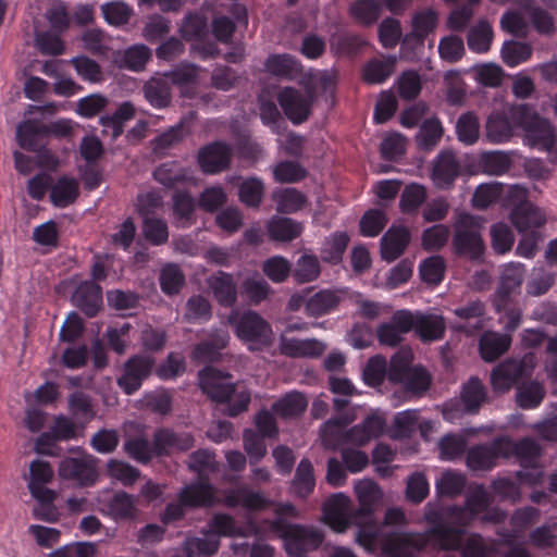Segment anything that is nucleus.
Wrapping results in <instances>:
<instances>
[{"mask_svg":"<svg viewBox=\"0 0 557 557\" xmlns=\"http://www.w3.org/2000/svg\"><path fill=\"white\" fill-rule=\"evenodd\" d=\"M490 499L483 486L476 485L470 488L465 508L454 509L451 513L453 523L465 527L488 506Z\"/></svg>","mask_w":557,"mask_h":557,"instance_id":"412c9836","label":"nucleus"},{"mask_svg":"<svg viewBox=\"0 0 557 557\" xmlns=\"http://www.w3.org/2000/svg\"><path fill=\"white\" fill-rule=\"evenodd\" d=\"M480 164L486 174L502 175L509 170L510 158L502 151L485 152L481 157Z\"/></svg>","mask_w":557,"mask_h":557,"instance_id":"774afa93","label":"nucleus"},{"mask_svg":"<svg viewBox=\"0 0 557 557\" xmlns=\"http://www.w3.org/2000/svg\"><path fill=\"white\" fill-rule=\"evenodd\" d=\"M471 72L479 84L487 87H497L500 85L504 76L502 67L494 63L475 65Z\"/></svg>","mask_w":557,"mask_h":557,"instance_id":"338daca9","label":"nucleus"},{"mask_svg":"<svg viewBox=\"0 0 557 557\" xmlns=\"http://www.w3.org/2000/svg\"><path fill=\"white\" fill-rule=\"evenodd\" d=\"M456 133L458 139L465 145H473L479 139L480 122L472 112H467L459 116L456 123Z\"/></svg>","mask_w":557,"mask_h":557,"instance_id":"6e6d98bb","label":"nucleus"},{"mask_svg":"<svg viewBox=\"0 0 557 557\" xmlns=\"http://www.w3.org/2000/svg\"><path fill=\"white\" fill-rule=\"evenodd\" d=\"M321 274L320 262L317 256L304 253L296 262L293 275L298 283L315 281Z\"/></svg>","mask_w":557,"mask_h":557,"instance_id":"603ef678","label":"nucleus"},{"mask_svg":"<svg viewBox=\"0 0 557 557\" xmlns=\"http://www.w3.org/2000/svg\"><path fill=\"white\" fill-rule=\"evenodd\" d=\"M134 113L135 109L132 103H122L113 115L101 117L104 133L110 134L112 138H116L123 132V123L131 120Z\"/></svg>","mask_w":557,"mask_h":557,"instance_id":"864d4df0","label":"nucleus"},{"mask_svg":"<svg viewBox=\"0 0 557 557\" xmlns=\"http://www.w3.org/2000/svg\"><path fill=\"white\" fill-rule=\"evenodd\" d=\"M323 521L336 533H345L355 525L351 499L345 493L331 495L322 506Z\"/></svg>","mask_w":557,"mask_h":557,"instance_id":"f8f14e48","label":"nucleus"},{"mask_svg":"<svg viewBox=\"0 0 557 557\" xmlns=\"http://www.w3.org/2000/svg\"><path fill=\"white\" fill-rule=\"evenodd\" d=\"M466 485L462 473L445 470L435 481V487L440 495L454 496L460 494Z\"/></svg>","mask_w":557,"mask_h":557,"instance_id":"680f3d73","label":"nucleus"},{"mask_svg":"<svg viewBox=\"0 0 557 557\" xmlns=\"http://www.w3.org/2000/svg\"><path fill=\"white\" fill-rule=\"evenodd\" d=\"M491 243L494 251L498 255L508 252L515 243L511 228L504 222L494 223L491 226Z\"/></svg>","mask_w":557,"mask_h":557,"instance_id":"e2e57ef3","label":"nucleus"},{"mask_svg":"<svg viewBox=\"0 0 557 557\" xmlns=\"http://www.w3.org/2000/svg\"><path fill=\"white\" fill-rule=\"evenodd\" d=\"M262 271L273 283H283L289 276L292 265L286 258L274 256L263 262Z\"/></svg>","mask_w":557,"mask_h":557,"instance_id":"0e129e2a","label":"nucleus"},{"mask_svg":"<svg viewBox=\"0 0 557 557\" xmlns=\"http://www.w3.org/2000/svg\"><path fill=\"white\" fill-rule=\"evenodd\" d=\"M73 300L88 317H94L102 305L101 289L92 282H83L74 292Z\"/></svg>","mask_w":557,"mask_h":557,"instance_id":"473e14b6","label":"nucleus"},{"mask_svg":"<svg viewBox=\"0 0 557 557\" xmlns=\"http://www.w3.org/2000/svg\"><path fill=\"white\" fill-rule=\"evenodd\" d=\"M180 500V504H171L166 507L163 515L165 522L180 518L183 515V505L196 507L214 504L215 495L208 483L200 481L185 487L181 493Z\"/></svg>","mask_w":557,"mask_h":557,"instance_id":"ddd939ff","label":"nucleus"},{"mask_svg":"<svg viewBox=\"0 0 557 557\" xmlns=\"http://www.w3.org/2000/svg\"><path fill=\"white\" fill-rule=\"evenodd\" d=\"M484 220L480 216L462 213L455 223L453 246L455 250L470 258H479L484 251L481 231Z\"/></svg>","mask_w":557,"mask_h":557,"instance_id":"6e6552de","label":"nucleus"},{"mask_svg":"<svg viewBox=\"0 0 557 557\" xmlns=\"http://www.w3.org/2000/svg\"><path fill=\"white\" fill-rule=\"evenodd\" d=\"M265 67L269 73L287 78H293L300 72L298 61L288 54L270 55L265 62Z\"/></svg>","mask_w":557,"mask_h":557,"instance_id":"09e8293b","label":"nucleus"},{"mask_svg":"<svg viewBox=\"0 0 557 557\" xmlns=\"http://www.w3.org/2000/svg\"><path fill=\"white\" fill-rule=\"evenodd\" d=\"M336 85V75L331 72L310 73L304 85V91L294 87H285L277 94V101L294 124L305 122L310 113L314 99L319 95L331 94Z\"/></svg>","mask_w":557,"mask_h":557,"instance_id":"7ed1b4c3","label":"nucleus"},{"mask_svg":"<svg viewBox=\"0 0 557 557\" xmlns=\"http://www.w3.org/2000/svg\"><path fill=\"white\" fill-rule=\"evenodd\" d=\"M354 493L359 505L354 511L357 527L355 541L369 553H374L380 530L373 515L383 504L384 492L375 481L363 478L355 481Z\"/></svg>","mask_w":557,"mask_h":557,"instance_id":"f03ea898","label":"nucleus"},{"mask_svg":"<svg viewBox=\"0 0 557 557\" xmlns=\"http://www.w3.org/2000/svg\"><path fill=\"white\" fill-rule=\"evenodd\" d=\"M396 58L373 60L363 69V78L370 84L383 83L394 71Z\"/></svg>","mask_w":557,"mask_h":557,"instance_id":"bf43d9fd","label":"nucleus"},{"mask_svg":"<svg viewBox=\"0 0 557 557\" xmlns=\"http://www.w3.org/2000/svg\"><path fill=\"white\" fill-rule=\"evenodd\" d=\"M314 486L313 466L308 459H301L296 468L290 492L297 497L306 498L313 492Z\"/></svg>","mask_w":557,"mask_h":557,"instance_id":"4c0bfd02","label":"nucleus"},{"mask_svg":"<svg viewBox=\"0 0 557 557\" xmlns=\"http://www.w3.org/2000/svg\"><path fill=\"white\" fill-rule=\"evenodd\" d=\"M224 503L228 507L242 506L249 510H261L270 505V500L261 493L247 487L230 490L224 497Z\"/></svg>","mask_w":557,"mask_h":557,"instance_id":"2f4dec72","label":"nucleus"},{"mask_svg":"<svg viewBox=\"0 0 557 557\" xmlns=\"http://www.w3.org/2000/svg\"><path fill=\"white\" fill-rule=\"evenodd\" d=\"M230 341L226 330H215L209 342L199 344L194 350V358L200 362L212 361L218 358L219 350L223 349Z\"/></svg>","mask_w":557,"mask_h":557,"instance_id":"58836bf2","label":"nucleus"},{"mask_svg":"<svg viewBox=\"0 0 557 557\" xmlns=\"http://www.w3.org/2000/svg\"><path fill=\"white\" fill-rule=\"evenodd\" d=\"M327 348V345L317 338H287L282 336L280 343L281 352L293 358H317Z\"/></svg>","mask_w":557,"mask_h":557,"instance_id":"5701e85b","label":"nucleus"},{"mask_svg":"<svg viewBox=\"0 0 557 557\" xmlns=\"http://www.w3.org/2000/svg\"><path fill=\"white\" fill-rule=\"evenodd\" d=\"M208 286L219 304L232 306L237 298L236 283L231 274L219 272L208 280Z\"/></svg>","mask_w":557,"mask_h":557,"instance_id":"72a5a7b5","label":"nucleus"},{"mask_svg":"<svg viewBox=\"0 0 557 557\" xmlns=\"http://www.w3.org/2000/svg\"><path fill=\"white\" fill-rule=\"evenodd\" d=\"M98 508L114 520L133 519L137 515L136 498L125 492L103 491L97 498Z\"/></svg>","mask_w":557,"mask_h":557,"instance_id":"2eb2a0df","label":"nucleus"},{"mask_svg":"<svg viewBox=\"0 0 557 557\" xmlns=\"http://www.w3.org/2000/svg\"><path fill=\"white\" fill-rule=\"evenodd\" d=\"M302 225L288 218L274 216L268 224V231L272 239L289 242L298 237L302 232Z\"/></svg>","mask_w":557,"mask_h":557,"instance_id":"a19ab883","label":"nucleus"},{"mask_svg":"<svg viewBox=\"0 0 557 557\" xmlns=\"http://www.w3.org/2000/svg\"><path fill=\"white\" fill-rule=\"evenodd\" d=\"M53 478V470L44 460H35L29 466L28 488L30 494L40 495L42 492L51 491L46 486Z\"/></svg>","mask_w":557,"mask_h":557,"instance_id":"79ce46f5","label":"nucleus"},{"mask_svg":"<svg viewBox=\"0 0 557 557\" xmlns=\"http://www.w3.org/2000/svg\"><path fill=\"white\" fill-rule=\"evenodd\" d=\"M530 372L525 361L508 360L499 364L491 375L495 391L504 393L511 388L513 383Z\"/></svg>","mask_w":557,"mask_h":557,"instance_id":"4be33fe9","label":"nucleus"},{"mask_svg":"<svg viewBox=\"0 0 557 557\" xmlns=\"http://www.w3.org/2000/svg\"><path fill=\"white\" fill-rule=\"evenodd\" d=\"M32 496L36 499V505L33 508L35 518L51 523L59 520L60 513L54 505L57 493L53 490L42 492L40 495L32 494Z\"/></svg>","mask_w":557,"mask_h":557,"instance_id":"49530a36","label":"nucleus"},{"mask_svg":"<svg viewBox=\"0 0 557 557\" xmlns=\"http://www.w3.org/2000/svg\"><path fill=\"white\" fill-rule=\"evenodd\" d=\"M531 55L532 47L522 41L506 40L500 49V58L503 62L510 67H515L528 61Z\"/></svg>","mask_w":557,"mask_h":557,"instance_id":"a18cd8bd","label":"nucleus"},{"mask_svg":"<svg viewBox=\"0 0 557 557\" xmlns=\"http://www.w3.org/2000/svg\"><path fill=\"white\" fill-rule=\"evenodd\" d=\"M154 359L147 355L131 358L124 367V373L119 377V386L128 395L135 393L150 375Z\"/></svg>","mask_w":557,"mask_h":557,"instance_id":"dca6fc26","label":"nucleus"},{"mask_svg":"<svg viewBox=\"0 0 557 557\" xmlns=\"http://www.w3.org/2000/svg\"><path fill=\"white\" fill-rule=\"evenodd\" d=\"M151 58V51L145 45H134L124 51L114 53L113 62L120 67L141 71Z\"/></svg>","mask_w":557,"mask_h":557,"instance_id":"f704fd0d","label":"nucleus"},{"mask_svg":"<svg viewBox=\"0 0 557 557\" xmlns=\"http://www.w3.org/2000/svg\"><path fill=\"white\" fill-rule=\"evenodd\" d=\"M459 174V163L451 151H443L433 162L431 178L435 186L446 188Z\"/></svg>","mask_w":557,"mask_h":557,"instance_id":"bb28decb","label":"nucleus"},{"mask_svg":"<svg viewBox=\"0 0 557 557\" xmlns=\"http://www.w3.org/2000/svg\"><path fill=\"white\" fill-rule=\"evenodd\" d=\"M518 127L520 125H516L511 117V109L508 116L495 113L486 121L485 137L492 144H504L512 137L513 131Z\"/></svg>","mask_w":557,"mask_h":557,"instance_id":"7c9ffc66","label":"nucleus"},{"mask_svg":"<svg viewBox=\"0 0 557 557\" xmlns=\"http://www.w3.org/2000/svg\"><path fill=\"white\" fill-rule=\"evenodd\" d=\"M511 337L507 334L485 332L480 339L481 357L488 362L496 360L510 346Z\"/></svg>","mask_w":557,"mask_h":557,"instance_id":"e433bc0d","label":"nucleus"},{"mask_svg":"<svg viewBox=\"0 0 557 557\" xmlns=\"http://www.w3.org/2000/svg\"><path fill=\"white\" fill-rule=\"evenodd\" d=\"M227 323L233 326L237 338L251 351L267 348L274 342L270 323L256 311L233 310L227 317Z\"/></svg>","mask_w":557,"mask_h":557,"instance_id":"39448f33","label":"nucleus"},{"mask_svg":"<svg viewBox=\"0 0 557 557\" xmlns=\"http://www.w3.org/2000/svg\"><path fill=\"white\" fill-rule=\"evenodd\" d=\"M354 421V417L343 419H330L320 430V438L325 448L335 449L347 443L345 428Z\"/></svg>","mask_w":557,"mask_h":557,"instance_id":"c9c22d12","label":"nucleus"},{"mask_svg":"<svg viewBox=\"0 0 557 557\" xmlns=\"http://www.w3.org/2000/svg\"><path fill=\"white\" fill-rule=\"evenodd\" d=\"M512 447V441L503 438L490 446L471 448L467 456L468 467L472 470H488L495 466L497 458L509 457Z\"/></svg>","mask_w":557,"mask_h":557,"instance_id":"f3484780","label":"nucleus"},{"mask_svg":"<svg viewBox=\"0 0 557 557\" xmlns=\"http://www.w3.org/2000/svg\"><path fill=\"white\" fill-rule=\"evenodd\" d=\"M435 542L444 550H460L462 557H492L485 541L478 534L456 527H438L432 530Z\"/></svg>","mask_w":557,"mask_h":557,"instance_id":"423d86ee","label":"nucleus"},{"mask_svg":"<svg viewBox=\"0 0 557 557\" xmlns=\"http://www.w3.org/2000/svg\"><path fill=\"white\" fill-rule=\"evenodd\" d=\"M407 523V517L401 508L386 509L382 527H379L380 535L376 541V547L381 546L383 557H414V554L425 547L429 541L438 546L432 534L433 528L426 533L401 532L400 530Z\"/></svg>","mask_w":557,"mask_h":557,"instance_id":"f257e3e1","label":"nucleus"},{"mask_svg":"<svg viewBox=\"0 0 557 557\" xmlns=\"http://www.w3.org/2000/svg\"><path fill=\"white\" fill-rule=\"evenodd\" d=\"M411 311L398 310L396 311L391 321L382 323L376 330L379 342L386 346L398 345L405 333L411 330Z\"/></svg>","mask_w":557,"mask_h":557,"instance_id":"aec40b11","label":"nucleus"},{"mask_svg":"<svg viewBox=\"0 0 557 557\" xmlns=\"http://www.w3.org/2000/svg\"><path fill=\"white\" fill-rule=\"evenodd\" d=\"M349 237L346 233H335L327 237L321 249V257L324 261L337 263L342 260L346 250Z\"/></svg>","mask_w":557,"mask_h":557,"instance_id":"13d9d810","label":"nucleus"},{"mask_svg":"<svg viewBox=\"0 0 557 557\" xmlns=\"http://www.w3.org/2000/svg\"><path fill=\"white\" fill-rule=\"evenodd\" d=\"M525 198L527 190L521 186H512L508 191L509 202L513 206L510 220L520 233L540 227L546 222L545 214Z\"/></svg>","mask_w":557,"mask_h":557,"instance_id":"9d476101","label":"nucleus"},{"mask_svg":"<svg viewBox=\"0 0 557 557\" xmlns=\"http://www.w3.org/2000/svg\"><path fill=\"white\" fill-rule=\"evenodd\" d=\"M412 354L401 349L394 355L388 369L391 381L400 382L412 393H421L430 385V375L421 367H410Z\"/></svg>","mask_w":557,"mask_h":557,"instance_id":"1a4fd4ad","label":"nucleus"},{"mask_svg":"<svg viewBox=\"0 0 557 557\" xmlns=\"http://www.w3.org/2000/svg\"><path fill=\"white\" fill-rule=\"evenodd\" d=\"M511 117L516 125L524 129L528 145L542 150L552 148L555 131L547 120L540 117L527 106L512 107Z\"/></svg>","mask_w":557,"mask_h":557,"instance_id":"0eeeda50","label":"nucleus"},{"mask_svg":"<svg viewBox=\"0 0 557 557\" xmlns=\"http://www.w3.org/2000/svg\"><path fill=\"white\" fill-rule=\"evenodd\" d=\"M199 384L203 393L218 403L227 401V414L234 417L245 411L250 403V393L243 384H233L228 375L207 368L199 373Z\"/></svg>","mask_w":557,"mask_h":557,"instance_id":"20e7f679","label":"nucleus"},{"mask_svg":"<svg viewBox=\"0 0 557 557\" xmlns=\"http://www.w3.org/2000/svg\"><path fill=\"white\" fill-rule=\"evenodd\" d=\"M307 400L300 393L293 392L273 404V411L284 418L295 417L305 411Z\"/></svg>","mask_w":557,"mask_h":557,"instance_id":"4d7b16f0","label":"nucleus"},{"mask_svg":"<svg viewBox=\"0 0 557 557\" xmlns=\"http://www.w3.org/2000/svg\"><path fill=\"white\" fill-rule=\"evenodd\" d=\"M168 81V78H152L145 85V98L152 107L161 109L170 103L171 91Z\"/></svg>","mask_w":557,"mask_h":557,"instance_id":"de8ad7c7","label":"nucleus"},{"mask_svg":"<svg viewBox=\"0 0 557 557\" xmlns=\"http://www.w3.org/2000/svg\"><path fill=\"white\" fill-rule=\"evenodd\" d=\"M532 0H523L522 7L504 13L500 17V28L515 36H525L531 21Z\"/></svg>","mask_w":557,"mask_h":557,"instance_id":"cd10ccee","label":"nucleus"},{"mask_svg":"<svg viewBox=\"0 0 557 557\" xmlns=\"http://www.w3.org/2000/svg\"><path fill=\"white\" fill-rule=\"evenodd\" d=\"M411 330H414L424 342L437 341L445 332V322L442 315L411 312Z\"/></svg>","mask_w":557,"mask_h":557,"instance_id":"393cba45","label":"nucleus"},{"mask_svg":"<svg viewBox=\"0 0 557 557\" xmlns=\"http://www.w3.org/2000/svg\"><path fill=\"white\" fill-rule=\"evenodd\" d=\"M59 474L79 484H90L97 479L96 460L90 455L65 458L59 467Z\"/></svg>","mask_w":557,"mask_h":557,"instance_id":"a211bd4d","label":"nucleus"},{"mask_svg":"<svg viewBox=\"0 0 557 557\" xmlns=\"http://www.w3.org/2000/svg\"><path fill=\"white\" fill-rule=\"evenodd\" d=\"M286 553L290 557H306L318 548L323 541V534L314 527L299 524L288 525L282 533Z\"/></svg>","mask_w":557,"mask_h":557,"instance_id":"9b49d317","label":"nucleus"},{"mask_svg":"<svg viewBox=\"0 0 557 557\" xmlns=\"http://www.w3.org/2000/svg\"><path fill=\"white\" fill-rule=\"evenodd\" d=\"M419 274L421 280L430 285L440 284L445 274V261L440 256H432L420 263Z\"/></svg>","mask_w":557,"mask_h":557,"instance_id":"052dcab7","label":"nucleus"},{"mask_svg":"<svg viewBox=\"0 0 557 557\" xmlns=\"http://www.w3.org/2000/svg\"><path fill=\"white\" fill-rule=\"evenodd\" d=\"M153 176L156 181L166 187H173L189 178L188 171L176 162H165L158 166Z\"/></svg>","mask_w":557,"mask_h":557,"instance_id":"3c124183","label":"nucleus"},{"mask_svg":"<svg viewBox=\"0 0 557 557\" xmlns=\"http://www.w3.org/2000/svg\"><path fill=\"white\" fill-rule=\"evenodd\" d=\"M153 444L156 454H172L191 448L194 438L189 433H174L169 430H159L154 434Z\"/></svg>","mask_w":557,"mask_h":557,"instance_id":"c85d7f7f","label":"nucleus"},{"mask_svg":"<svg viewBox=\"0 0 557 557\" xmlns=\"http://www.w3.org/2000/svg\"><path fill=\"white\" fill-rule=\"evenodd\" d=\"M493 37L494 32L491 24L486 21H480L468 32V47L475 53H485L491 49Z\"/></svg>","mask_w":557,"mask_h":557,"instance_id":"ea45409f","label":"nucleus"},{"mask_svg":"<svg viewBox=\"0 0 557 557\" xmlns=\"http://www.w3.org/2000/svg\"><path fill=\"white\" fill-rule=\"evenodd\" d=\"M486 392L482 382L476 377H471L461 389V400L467 411H476L484 403Z\"/></svg>","mask_w":557,"mask_h":557,"instance_id":"5fc2aeb1","label":"nucleus"},{"mask_svg":"<svg viewBox=\"0 0 557 557\" xmlns=\"http://www.w3.org/2000/svg\"><path fill=\"white\" fill-rule=\"evenodd\" d=\"M276 210L284 213H293L304 208L306 197L295 188H283L273 193Z\"/></svg>","mask_w":557,"mask_h":557,"instance_id":"8fccbe9b","label":"nucleus"},{"mask_svg":"<svg viewBox=\"0 0 557 557\" xmlns=\"http://www.w3.org/2000/svg\"><path fill=\"white\" fill-rule=\"evenodd\" d=\"M219 546V537L209 532L203 537H191L185 542L187 557H210L218 552Z\"/></svg>","mask_w":557,"mask_h":557,"instance_id":"c03bdc74","label":"nucleus"},{"mask_svg":"<svg viewBox=\"0 0 557 557\" xmlns=\"http://www.w3.org/2000/svg\"><path fill=\"white\" fill-rule=\"evenodd\" d=\"M346 289H322L306 302V313L310 317H321L327 314L346 298Z\"/></svg>","mask_w":557,"mask_h":557,"instance_id":"b1692460","label":"nucleus"},{"mask_svg":"<svg viewBox=\"0 0 557 557\" xmlns=\"http://www.w3.org/2000/svg\"><path fill=\"white\" fill-rule=\"evenodd\" d=\"M385 426L384 419L377 413H372L361 424H357L346 432L347 443L364 445L372 438L380 436Z\"/></svg>","mask_w":557,"mask_h":557,"instance_id":"c756f323","label":"nucleus"},{"mask_svg":"<svg viewBox=\"0 0 557 557\" xmlns=\"http://www.w3.org/2000/svg\"><path fill=\"white\" fill-rule=\"evenodd\" d=\"M443 132L444 129L438 119H429L420 126L417 135L418 144L425 149L433 148L442 138Z\"/></svg>","mask_w":557,"mask_h":557,"instance_id":"69168bd1","label":"nucleus"},{"mask_svg":"<svg viewBox=\"0 0 557 557\" xmlns=\"http://www.w3.org/2000/svg\"><path fill=\"white\" fill-rule=\"evenodd\" d=\"M78 196V183L74 178L61 177L52 186L50 198L54 206L64 208L74 202Z\"/></svg>","mask_w":557,"mask_h":557,"instance_id":"37998d69","label":"nucleus"},{"mask_svg":"<svg viewBox=\"0 0 557 557\" xmlns=\"http://www.w3.org/2000/svg\"><path fill=\"white\" fill-rule=\"evenodd\" d=\"M410 242V232L405 226H392L381 238V256L391 262L404 253Z\"/></svg>","mask_w":557,"mask_h":557,"instance_id":"a878e982","label":"nucleus"},{"mask_svg":"<svg viewBox=\"0 0 557 557\" xmlns=\"http://www.w3.org/2000/svg\"><path fill=\"white\" fill-rule=\"evenodd\" d=\"M524 274L525 268L520 262L502 265L498 287L494 295V306L498 312L505 309L510 297L519 292Z\"/></svg>","mask_w":557,"mask_h":557,"instance_id":"4468645a","label":"nucleus"},{"mask_svg":"<svg viewBox=\"0 0 557 557\" xmlns=\"http://www.w3.org/2000/svg\"><path fill=\"white\" fill-rule=\"evenodd\" d=\"M231 148L223 143L205 146L198 152V163L202 172L216 174L224 171L231 162Z\"/></svg>","mask_w":557,"mask_h":557,"instance_id":"6ab92c4d","label":"nucleus"}]
</instances>
